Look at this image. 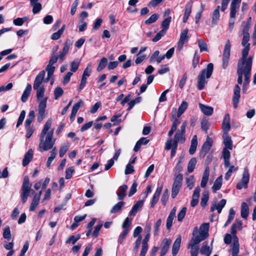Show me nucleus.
I'll use <instances>...</instances> for the list:
<instances>
[{"mask_svg": "<svg viewBox=\"0 0 256 256\" xmlns=\"http://www.w3.org/2000/svg\"><path fill=\"white\" fill-rule=\"evenodd\" d=\"M252 68H250V62L247 64V66H238V83L236 84L234 89V96L232 98V103L234 108H236L239 102L240 98V87L238 84H242V76L244 75V82L242 86V92H246L248 86L250 82V76Z\"/></svg>", "mask_w": 256, "mask_h": 256, "instance_id": "nucleus-1", "label": "nucleus"}, {"mask_svg": "<svg viewBox=\"0 0 256 256\" xmlns=\"http://www.w3.org/2000/svg\"><path fill=\"white\" fill-rule=\"evenodd\" d=\"M52 124V120L49 118L46 122L44 128L40 135V142L38 145L40 152L47 151L52 149L55 142V140L52 139L54 129L50 130Z\"/></svg>", "mask_w": 256, "mask_h": 256, "instance_id": "nucleus-2", "label": "nucleus"}, {"mask_svg": "<svg viewBox=\"0 0 256 256\" xmlns=\"http://www.w3.org/2000/svg\"><path fill=\"white\" fill-rule=\"evenodd\" d=\"M208 224H204L200 228V232L196 228L193 232V238H192L188 246V248L199 249V244L208 236Z\"/></svg>", "mask_w": 256, "mask_h": 256, "instance_id": "nucleus-3", "label": "nucleus"}, {"mask_svg": "<svg viewBox=\"0 0 256 256\" xmlns=\"http://www.w3.org/2000/svg\"><path fill=\"white\" fill-rule=\"evenodd\" d=\"M214 70V65L210 63L206 68L203 69L198 77L197 88L199 90H202L208 83V79L212 76Z\"/></svg>", "mask_w": 256, "mask_h": 256, "instance_id": "nucleus-4", "label": "nucleus"}, {"mask_svg": "<svg viewBox=\"0 0 256 256\" xmlns=\"http://www.w3.org/2000/svg\"><path fill=\"white\" fill-rule=\"evenodd\" d=\"M72 44V42L70 39H67L64 44L62 52H60L58 56L56 54H51L50 58L48 64L54 65L58 62V59L61 62L63 61L64 59L65 56L68 52L70 46H71Z\"/></svg>", "mask_w": 256, "mask_h": 256, "instance_id": "nucleus-5", "label": "nucleus"}, {"mask_svg": "<svg viewBox=\"0 0 256 256\" xmlns=\"http://www.w3.org/2000/svg\"><path fill=\"white\" fill-rule=\"evenodd\" d=\"M30 187L31 185L30 184L29 178L28 176H25L20 190V197L23 204H24L27 200L30 194Z\"/></svg>", "mask_w": 256, "mask_h": 256, "instance_id": "nucleus-6", "label": "nucleus"}, {"mask_svg": "<svg viewBox=\"0 0 256 256\" xmlns=\"http://www.w3.org/2000/svg\"><path fill=\"white\" fill-rule=\"evenodd\" d=\"M250 48V46H244V48L242 50V57L238 62V66H247V64L250 62V68H252L253 57L250 56L247 58Z\"/></svg>", "mask_w": 256, "mask_h": 256, "instance_id": "nucleus-7", "label": "nucleus"}, {"mask_svg": "<svg viewBox=\"0 0 256 256\" xmlns=\"http://www.w3.org/2000/svg\"><path fill=\"white\" fill-rule=\"evenodd\" d=\"M182 174H178L172 184V197L174 198L178 194L182 186Z\"/></svg>", "mask_w": 256, "mask_h": 256, "instance_id": "nucleus-8", "label": "nucleus"}, {"mask_svg": "<svg viewBox=\"0 0 256 256\" xmlns=\"http://www.w3.org/2000/svg\"><path fill=\"white\" fill-rule=\"evenodd\" d=\"M230 44L228 40L224 45V48L222 54V68L225 69L227 67L230 56Z\"/></svg>", "mask_w": 256, "mask_h": 256, "instance_id": "nucleus-9", "label": "nucleus"}, {"mask_svg": "<svg viewBox=\"0 0 256 256\" xmlns=\"http://www.w3.org/2000/svg\"><path fill=\"white\" fill-rule=\"evenodd\" d=\"M250 174L248 172V170L247 167L244 168V170L242 174V178L240 182L237 184L236 188L238 190H241L243 188H246L248 186V183L249 182Z\"/></svg>", "mask_w": 256, "mask_h": 256, "instance_id": "nucleus-10", "label": "nucleus"}, {"mask_svg": "<svg viewBox=\"0 0 256 256\" xmlns=\"http://www.w3.org/2000/svg\"><path fill=\"white\" fill-rule=\"evenodd\" d=\"M241 0H232L230 6V18H235L236 12L238 11Z\"/></svg>", "mask_w": 256, "mask_h": 256, "instance_id": "nucleus-11", "label": "nucleus"}, {"mask_svg": "<svg viewBox=\"0 0 256 256\" xmlns=\"http://www.w3.org/2000/svg\"><path fill=\"white\" fill-rule=\"evenodd\" d=\"M46 107V102H40V104H38V114L37 117V120L38 122H41L44 118L46 117V113L45 109Z\"/></svg>", "mask_w": 256, "mask_h": 256, "instance_id": "nucleus-12", "label": "nucleus"}, {"mask_svg": "<svg viewBox=\"0 0 256 256\" xmlns=\"http://www.w3.org/2000/svg\"><path fill=\"white\" fill-rule=\"evenodd\" d=\"M188 30L186 28L183 30L180 33V38L178 42V49L179 51L181 50L184 43L188 40Z\"/></svg>", "mask_w": 256, "mask_h": 256, "instance_id": "nucleus-13", "label": "nucleus"}, {"mask_svg": "<svg viewBox=\"0 0 256 256\" xmlns=\"http://www.w3.org/2000/svg\"><path fill=\"white\" fill-rule=\"evenodd\" d=\"M226 202V200L225 199H222L218 204H216V202H213L210 206V212H213L215 210H217L218 212L220 214L223 208L225 206Z\"/></svg>", "mask_w": 256, "mask_h": 256, "instance_id": "nucleus-14", "label": "nucleus"}, {"mask_svg": "<svg viewBox=\"0 0 256 256\" xmlns=\"http://www.w3.org/2000/svg\"><path fill=\"white\" fill-rule=\"evenodd\" d=\"M242 222L240 220H236L232 224L230 228V232L234 238H236L237 230H241L242 228Z\"/></svg>", "mask_w": 256, "mask_h": 256, "instance_id": "nucleus-15", "label": "nucleus"}, {"mask_svg": "<svg viewBox=\"0 0 256 256\" xmlns=\"http://www.w3.org/2000/svg\"><path fill=\"white\" fill-rule=\"evenodd\" d=\"M172 240L169 238H164L161 244L160 256H164L168 252Z\"/></svg>", "mask_w": 256, "mask_h": 256, "instance_id": "nucleus-16", "label": "nucleus"}, {"mask_svg": "<svg viewBox=\"0 0 256 256\" xmlns=\"http://www.w3.org/2000/svg\"><path fill=\"white\" fill-rule=\"evenodd\" d=\"M45 71L42 70L36 76L34 85L33 88L34 89H36L38 87H41V84L44 80V78L45 76Z\"/></svg>", "mask_w": 256, "mask_h": 256, "instance_id": "nucleus-17", "label": "nucleus"}, {"mask_svg": "<svg viewBox=\"0 0 256 256\" xmlns=\"http://www.w3.org/2000/svg\"><path fill=\"white\" fill-rule=\"evenodd\" d=\"M36 91V98L38 104L40 102H46L47 103V98H44L45 89L44 86L38 87L36 89H34Z\"/></svg>", "mask_w": 256, "mask_h": 256, "instance_id": "nucleus-18", "label": "nucleus"}, {"mask_svg": "<svg viewBox=\"0 0 256 256\" xmlns=\"http://www.w3.org/2000/svg\"><path fill=\"white\" fill-rule=\"evenodd\" d=\"M150 234H146L142 241V246L140 256H145L148 249V242L150 238Z\"/></svg>", "mask_w": 256, "mask_h": 256, "instance_id": "nucleus-19", "label": "nucleus"}, {"mask_svg": "<svg viewBox=\"0 0 256 256\" xmlns=\"http://www.w3.org/2000/svg\"><path fill=\"white\" fill-rule=\"evenodd\" d=\"M230 116L229 114H226L222 123V129L224 134H227L230 128Z\"/></svg>", "mask_w": 256, "mask_h": 256, "instance_id": "nucleus-20", "label": "nucleus"}, {"mask_svg": "<svg viewBox=\"0 0 256 256\" xmlns=\"http://www.w3.org/2000/svg\"><path fill=\"white\" fill-rule=\"evenodd\" d=\"M220 6H218L212 12V26L216 25L220 20Z\"/></svg>", "mask_w": 256, "mask_h": 256, "instance_id": "nucleus-21", "label": "nucleus"}, {"mask_svg": "<svg viewBox=\"0 0 256 256\" xmlns=\"http://www.w3.org/2000/svg\"><path fill=\"white\" fill-rule=\"evenodd\" d=\"M181 244V236H178L175 240L172 246V254L173 256H176L178 252Z\"/></svg>", "mask_w": 256, "mask_h": 256, "instance_id": "nucleus-22", "label": "nucleus"}, {"mask_svg": "<svg viewBox=\"0 0 256 256\" xmlns=\"http://www.w3.org/2000/svg\"><path fill=\"white\" fill-rule=\"evenodd\" d=\"M251 25L248 24H245V22H242L240 26V32L238 33L239 36L242 35H250L248 32Z\"/></svg>", "mask_w": 256, "mask_h": 256, "instance_id": "nucleus-23", "label": "nucleus"}, {"mask_svg": "<svg viewBox=\"0 0 256 256\" xmlns=\"http://www.w3.org/2000/svg\"><path fill=\"white\" fill-rule=\"evenodd\" d=\"M222 154L224 158V166L225 167L228 168L230 166V152L228 150L224 148L222 152Z\"/></svg>", "mask_w": 256, "mask_h": 256, "instance_id": "nucleus-24", "label": "nucleus"}, {"mask_svg": "<svg viewBox=\"0 0 256 256\" xmlns=\"http://www.w3.org/2000/svg\"><path fill=\"white\" fill-rule=\"evenodd\" d=\"M33 157V150L30 149L24 154V158L22 160V166H26L30 162Z\"/></svg>", "mask_w": 256, "mask_h": 256, "instance_id": "nucleus-25", "label": "nucleus"}, {"mask_svg": "<svg viewBox=\"0 0 256 256\" xmlns=\"http://www.w3.org/2000/svg\"><path fill=\"white\" fill-rule=\"evenodd\" d=\"M128 190V186L126 184H123L120 186L117 192V195L118 200H124V198L126 196V192Z\"/></svg>", "mask_w": 256, "mask_h": 256, "instance_id": "nucleus-26", "label": "nucleus"}, {"mask_svg": "<svg viewBox=\"0 0 256 256\" xmlns=\"http://www.w3.org/2000/svg\"><path fill=\"white\" fill-rule=\"evenodd\" d=\"M162 186H159L156 188V190L152 196V200L151 202L150 206L152 208L154 207V205L158 202V201L159 199L160 195L162 191Z\"/></svg>", "mask_w": 256, "mask_h": 256, "instance_id": "nucleus-27", "label": "nucleus"}, {"mask_svg": "<svg viewBox=\"0 0 256 256\" xmlns=\"http://www.w3.org/2000/svg\"><path fill=\"white\" fill-rule=\"evenodd\" d=\"M32 90V86L30 84H28L24 92H23V94L21 96V100L23 102H26L30 94V92Z\"/></svg>", "mask_w": 256, "mask_h": 256, "instance_id": "nucleus-28", "label": "nucleus"}, {"mask_svg": "<svg viewBox=\"0 0 256 256\" xmlns=\"http://www.w3.org/2000/svg\"><path fill=\"white\" fill-rule=\"evenodd\" d=\"M144 202L142 200L138 201L136 203L132 206V210L130 212V216H135L138 210L142 206Z\"/></svg>", "mask_w": 256, "mask_h": 256, "instance_id": "nucleus-29", "label": "nucleus"}, {"mask_svg": "<svg viewBox=\"0 0 256 256\" xmlns=\"http://www.w3.org/2000/svg\"><path fill=\"white\" fill-rule=\"evenodd\" d=\"M200 108L201 111L206 116H211L213 113V108L211 106H206L203 104H199Z\"/></svg>", "mask_w": 256, "mask_h": 256, "instance_id": "nucleus-30", "label": "nucleus"}, {"mask_svg": "<svg viewBox=\"0 0 256 256\" xmlns=\"http://www.w3.org/2000/svg\"><path fill=\"white\" fill-rule=\"evenodd\" d=\"M212 248L208 246V242H204L200 250V252L202 254L210 255L212 253Z\"/></svg>", "mask_w": 256, "mask_h": 256, "instance_id": "nucleus-31", "label": "nucleus"}, {"mask_svg": "<svg viewBox=\"0 0 256 256\" xmlns=\"http://www.w3.org/2000/svg\"><path fill=\"white\" fill-rule=\"evenodd\" d=\"M222 176H220L214 181V185L212 188L214 192H216L220 188L222 184Z\"/></svg>", "mask_w": 256, "mask_h": 256, "instance_id": "nucleus-32", "label": "nucleus"}, {"mask_svg": "<svg viewBox=\"0 0 256 256\" xmlns=\"http://www.w3.org/2000/svg\"><path fill=\"white\" fill-rule=\"evenodd\" d=\"M178 142H178L177 140H176L174 139L172 141V138H170L166 142V146L165 148L168 150H169L172 148L177 149Z\"/></svg>", "mask_w": 256, "mask_h": 256, "instance_id": "nucleus-33", "label": "nucleus"}, {"mask_svg": "<svg viewBox=\"0 0 256 256\" xmlns=\"http://www.w3.org/2000/svg\"><path fill=\"white\" fill-rule=\"evenodd\" d=\"M249 214L248 206L246 202H242L241 207V216L242 218L246 219Z\"/></svg>", "mask_w": 256, "mask_h": 256, "instance_id": "nucleus-34", "label": "nucleus"}, {"mask_svg": "<svg viewBox=\"0 0 256 256\" xmlns=\"http://www.w3.org/2000/svg\"><path fill=\"white\" fill-rule=\"evenodd\" d=\"M234 241L232 244V256H237L239 252V243L238 242V238L237 236H236V238H234Z\"/></svg>", "mask_w": 256, "mask_h": 256, "instance_id": "nucleus-35", "label": "nucleus"}, {"mask_svg": "<svg viewBox=\"0 0 256 256\" xmlns=\"http://www.w3.org/2000/svg\"><path fill=\"white\" fill-rule=\"evenodd\" d=\"M125 203L124 202H120L116 204L111 209L110 212L114 214L120 212Z\"/></svg>", "mask_w": 256, "mask_h": 256, "instance_id": "nucleus-36", "label": "nucleus"}, {"mask_svg": "<svg viewBox=\"0 0 256 256\" xmlns=\"http://www.w3.org/2000/svg\"><path fill=\"white\" fill-rule=\"evenodd\" d=\"M188 104L186 101H183L178 108V110L176 111V114L178 118L182 115L184 112L188 108Z\"/></svg>", "mask_w": 256, "mask_h": 256, "instance_id": "nucleus-37", "label": "nucleus"}, {"mask_svg": "<svg viewBox=\"0 0 256 256\" xmlns=\"http://www.w3.org/2000/svg\"><path fill=\"white\" fill-rule=\"evenodd\" d=\"M57 153V149L56 148H54L50 152V156L46 162V166L48 168L50 167L52 162L55 158Z\"/></svg>", "mask_w": 256, "mask_h": 256, "instance_id": "nucleus-38", "label": "nucleus"}, {"mask_svg": "<svg viewBox=\"0 0 256 256\" xmlns=\"http://www.w3.org/2000/svg\"><path fill=\"white\" fill-rule=\"evenodd\" d=\"M212 139L208 137L206 138V141L204 142V144H203V145L202 146V152H206L208 151L210 148V147L212 146Z\"/></svg>", "mask_w": 256, "mask_h": 256, "instance_id": "nucleus-39", "label": "nucleus"}, {"mask_svg": "<svg viewBox=\"0 0 256 256\" xmlns=\"http://www.w3.org/2000/svg\"><path fill=\"white\" fill-rule=\"evenodd\" d=\"M28 20V18L24 16L23 18H18L13 20V24L16 26H22L24 22Z\"/></svg>", "mask_w": 256, "mask_h": 256, "instance_id": "nucleus-40", "label": "nucleus"}, {"mask_svg": "<svg viewBox=\"0 0 256 256\" xmlns=\"http://www.w3.org/2000/svg\"><path fill=\"white\" fill-rule=\"evenodd\" d=\"M172 125L176 126H178V124L180 123L179 118L176 115V110L175 108H173L172 110Z\"/></svg>", "mask_w": 256, "mask_h": 256, "instance_id": "nucleus-41", "label": "nucleus"}, {"mask_svg": "<svg viewBox=\"0 0 256 256\" xmlns=\"http://www.w3.org/2000/svg\"><path fill=\"white\" fill-rule=\"evenodd\" d=\"M176 140H177L181 144H183L186 140L185 134L180 132L179 131H177L174 135V138Z\"/></svg>", "mask_w": 256, "mask_h": 256, "instance_id": "nucleus-42", "label": "nucleus"}, {"mask_svg": "<svg viewBox=\"0 0 256 256\" xmlns=\"http://www.w3.org/2000/svg\"><path fill=\"white\" fill-rule=\"evenodd\" d=\"M196 160L195 158H193L190 160L188 164V172H192L196 166Z\"/></svg>", "mask_w": 256, "mask_h": 256, "instance_id": "nucleus-43", "label": "nucleus"}, {"mask_svg": "<svg viewBox=\"0 0 256 256\" xmlns=\"http://www.w3.org/2000/svg\"><path fill=\"white\" fill-rule=\"evenodd\" d=\"M132 224V220L127 217L124 221L122 227L124 230L130 232V226Z\"/></svg>", "mask_w": 256, "mask_h": 256, "instance_id": "nucleus-44", "label": "nucleus"}, {"mask_svg": "<svg viewBox=\"0 0 256 256\" xmlns=\"http://www.w3.org/2000/svg\"><path fill=\"white\" fill-rule=\"evenodd\" d=\"M107 64H108V59L106 58H102L100 60L98 64V66L96 68L97 71L98 72L102 71L106 67Z\"/></svg>", "mask_w": 256, "mask_h": 256, "instance_id": "nucleus-45", "label": "nucleus"}, {"mask_svg": "<svg viewBox=\"0 0 256 256\" xmlns=\"http://www.w3.org/2000/svg\"><path fill=\"white\" fill-rule=\"evenodd\" d=\"M69 147L70 145L68 144H64L60 146L59 151L60 157L62 158L64 156L68 150Z\"/></svg>", "mask_w": 256, "mask_h": 256, "instance_id": "nucleus-46", "label": "nucleus"}, {"mask_svg": "<svg viewBox=\"0 0 256 256\" xmlns=\"http://www.w3.org/2000/svg\"><path fill=\"white\" fill-rule=\"evenodd\" d=\"M198 46L200 49V52H207L208 50V45L206 42H205L203 40L199 39L198 40Z\"/></svg>", "mask_w": 256, "mask_h": 256, "instance_id": "nucleus-47", "label": "nucleus"}, {"mask_svg": "<svg viewBox=\"0 0 256 256\" xmlns=\"http://www.w3.org/2000/svg\"><path fill=\"white\" fill-rule=\"evenodd\" d=\"M172 18L170 16L165 18L162 22L161 26L163 28L162 30H164L166 32L169 28V25L171 21Z\"/></svg>", "mask_w": 256, "mask_h": 256, "instance_id": "nucleus-48", "label": "nucleus"}, {"mask_svg": "<svg viewBox=\"0 0 256 256\" xmlns=\"http://www.w3.org/2000/svg\"><path fill=\"white\" fill-rule=\"evenodd\" d=\"M208 192H205L202 193V197L201 198L200 206L202 207L205 206L208 200Z\"/></svg>", "mask_w": 256, "mask_h": 256, "instance_id": "nucleus-49", "label": "nucleus"}, {"mask_svg": "<svg viewBox=\"0 0 256 256\" xmlns=\"http://www.w3.org/2000/svg\"><path fill=\"white\" fill-rule=\"evenodd\" d=\"M40 200L37 196H34L32 202L30 207V210L34 211L39 204Z\"/></svg>", "mask_w": 256, "mask_h": 256, "instance_id": "nucleus-50", "label": "nucleus"}, {"mask_svg": "<svg viewBox=\"0 0 256 256\" xmlns=\"http://www.w3.org/2000/svg\"><path fill=\"white\" fill-rule=\"evenodd\" d=\"M224 143L226 146L224 148H226L227 150H232V144L231 140V138L229 136H226L224 139Z\"/></svg>", "mask_w": 256, "mask_h": 256, "instance_id": "nucleus-51", "label": "nucleus"}, {"mask_svg": "<svg viewBox=\"0 0 256 256\" xmlns=\"http://www.w3.org/2000/svg\"><path fill=\"white\" fill-rule=\"evenodd\" d=\"M238 168V167L235 168L234 166H230V168L225 174L224 178L226 180H228L232 174L236 172Z\"/></svg>", "mask_w": 256, "mask_h": 256, "instance_id": "nucleus-52", "label": "nucleus"}, {"mask_svg": "<svg viewBox=\"0 0 256 256\" xmlns=\"http://www.w3.org/2000/svg\"><path fill=\"white\" fill-rule=\"evenodd\" d=\"M159 18V15L156 14H154L150 16L148 20H146L144 23L146 24H150L154 22Z\"/></svg>", "mask_w": 256, "mask_h": 256, "instance_id": "nucleus-53", "label": "nucleus"}, {"mask_svg": "<svg viewBox=\"0 0 256 256\" xmlns=\"http://www.w3.org/2000/svg\"><path fill=\"white\" fill-rule=\"evenodd\" d=\"M3 236L8 240L11 239V232L9 226H6L4 229Z\"/></svg>", "mask_w": 256, "mask_h": 256, "instance_id": "nucleus-54", "label": "nucleus"}, {"mask_svg": "<svg viewBox=\"0 0 256 256\" xmlns=\"http://www.w3.org/2000/svg\"><path fill=\"white\" fill-rule=\"evenodd\" d=\"M64 94V90L60 87H57L54 89V99L58 100Z\"/></svg>", "mask_w": 256, "mask_h": 256, "instance_id": "nucleus-55", "label": "nucleus"}, {"mask_svg": "<svg viewBox=\"0 0 256 256\" xmlns=\"http://www.w3.org/2000/svg\"><path fill=\"white\" fill-rule=\"evenodd\" d=\"M32 7V12L34 14L38 13L42 10V6L40 2L34 3L32 4H30Z\"/></svg>", "mask_w": 256, "mask_h": 256, "instance_id": "nucleus-56", "label": "nucleus"}, {"mask_svg": "<svg viewBox=\"0 0 256 256\" xmlns=\"http://www.w3.org/2000/svg\"><path fill=\"white\" fill-rule=\"evenodd\" d=\"M186 211V208L183 207L178 214V220L182 222L185 216Z\"/></svg>", "mask_w": 256, "mask_h": 256, "instance_id": "nucleus-57", "label": "nucleus"}, {"mask_svg": "<svg viewBox=\"0 0 256 256\" xmlns=\"http://www.w3.org/2000/svg\"><path fill=\"white\" fill-rule=\"evenodd\" d=\"M55 66H54V65H50L48 64L46 66V70L47 72L48 78H50L52 76L55 70Z\"/></svg>", "mask_w": 256, "mask_h": 256, "instance_id": "nucleus-58", "label": "nucleus"}, {"mask_svg": "<svg viewBox=\"0 0 256 256\" xmlns=\"http://www.w3.org/2000/svg\"><path fill=\"white\" fill-rule=\"evenodd\" d=\"M79 65L80 62L78 60L73 61L70 63V71L72 73L78 70Z\"/></svg>", "mask_w": 256, "mask_h": 256, "instance_id": "nucleus-59", "label": "nucleus"}, {"mask_svg": "<svg viewBox=\"0 0 256 256\" xmlns=\"http://www.w3.org/2000/svg\"><path fill=\"white\" fill-rule=\"evenodd\" d=\"M168 199V189H166L164 193L162 194V198H161V201L162 202L163 206H166V202Z\"/></svg>", "mask_w": 256, "mask_h": 256, "instance_id": "nucleus-60", "label": "nucleus"}, {"mask_svg": "<svg viewBox=\"0 0 256 256\" xmlns=\"http://www.w3.org/2000/svg\"><path fill=\"white\" fill-rule=\"evenodd\" d=\"M192 4L191 2H188L186 5L184 16L189 18L192 12Z\"/></svg>", "mask_w": 256, "mask_h": 256, "instance_id": "nucleus-61", "label": "nucleus"}, {"mask_svg": "<svg viewBox=\"0 0 256 256\" xmlns=\"http://www.w3.org/2000/svg\"><path fill=\"white\" fill-rule=\"evenodd\" d=\"M26 116V112L24 110L21 111L20 115L18 117L17 124H16V128H18L23 122Z\"/></svg>", "mask_w": 256, "mask_h": 256, "instance_id": "nucleus-62", "label": "nucleus"}, {"mask_svg": "<svg viewBox=\"0 0 256 256\" xmlns=\"http://www.w3.org/2000/svg\"><path fill=\"white\" fill-rule=\"evenodd\" d=\"M26 130V136L27 138H29L32 136L34 129L32 126H25Z\"/></svg>", "mask_w": 256, "mask_h": 256, "instance_id": "nucleus-63", "label": "nucleus"}, {"mask_svg": "<svg viewBox=\"0 0 256 256\" xmlns=\"http://www.w3.org/2000/svg\"><path fill=\"white\" fill-rule=\"evenodd\" d=\"M186 182L187 184V186L189 188V189L190 190L192 189L194 186V176H190L186 178Z\"/></svg>", "mask_w": 256, "mask_h": 256, "instance_id": "nucleus-64", "label": "nucleus"}]
</instances>
